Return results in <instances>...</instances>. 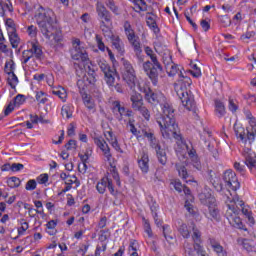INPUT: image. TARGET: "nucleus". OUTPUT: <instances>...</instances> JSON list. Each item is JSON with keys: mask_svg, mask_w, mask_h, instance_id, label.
Returning <instances> with one entry per match:
<instances>
[{"mask_svg": "<svg viewBox=\"0 0 256 256\" xmlns=\"http://www.w3.org/2000/svg\"><path fill=\"white\" fill-rule=\"evenodd\" d=\"M7 185L11 189H16L17 187H19L21 185V180L18 177H15V176L10 177L7 180Z\"/></svg>", "mask_w": 256, "mask_h": 256, "instance_id": "37", "label": "nucleus"}, {"mask_svg": "<svg viewBox=\"0 0 256 256\" xmlns=\"http://www.w3.org/2000/svg\"><path fill=\"white\" fill-rule=\"evenodd\" d=\"M109 183V178H102L100 182L97 183L96 189L100 195H103L107 189V185Z\"/></svg>", "mask_w": 256, "mask_h": 256, "instance_id": "32", "label": "nucleus"}, {"mask_svg": "<svg viewBox=\"0 0 256 256\" xmlns=\"http://www.w3.org/2000/svg\"><path fill=\"white\" fill-rule=\"evenodd\" d=\"M139 113L142 114V117H144V119L146 121H149L151 119V112L149 111V109L147 107H142L141 109L138 110Z\"/></svg>", "mask_w": 256, "mask_h": 256, "instance_id": "49", "label": "nucleus"}, {"mask_svg": "<svg viewBox=\"0 0 256 256\" xmlns=\"http://www.w3.org/2000/svg\"><path fill=\"white\" fill-rule=\"evenodd\" d=\"M9 0H0V17H5V13H7V11L9 13H11V11H13V6L9 3Z\"/></svg>", "mask_w": 256, "mask_h": 256, "instance_id": "27", "label": "nucleus"}, {"mask_svg": "<svg viewBox=\"0 0 256 256\" xmlns=\"http://www.w3.org/2000/svg\"><path fill=\"white\" fill-rule=\"evenodd\" d=\"M215 108L216 113H218L219 117H223L225 115V104L220 100H215Z\"/></svg>", "mask_w": 256, "mask_h": 256, "instance_id": "38", "label": "nucleus"}, {"mask_svg": "<svg viewBox=\"0 0 256 256\" xmlns=\"http://www.w3.org/2000/svg\"><path fill=\"white\" fill-rule=\"evenodd\" d=\"M96 13L98 14V17L101 19V21H104V23H111V12L107 10L103 3L97 2Z\"/></svg>", "mask_w": 256, "mask_h": 256, "instance_id": "13", "label": "nucleus"}, {"mask_svg": "<svg viewBox=\"0 0 256 256\" xmlns=\"http://www.w3.org/2000/svg\"><path fill=\"white\" fill-rule=\"evenodd\" d=\"M198 197L201 204L206 205V207H209L210 205L217 203L215 196L211 195V193L209 192H202L199 194Z\"/></svg>", "mask_w": 256, "mask_h": 256, "instance_id": "17", "label": "nucleus"}, {"mask_svg": "<svg viewBox=\"0 0 256 256\" xmlns=\"http://www.w3.org/2000/svg\"><path fill=\"white\" fill-rule=\"evenodd\" d=\"M112 42V46L120 55L125 54V45L123 44V41L119 36H115L113 38H110Z\"/></svg>", "mask_w": 256, "mask_h": 256, "instance_id": "20", "label": "nucleus"}, {"mask_svg": "<svg viewBox=\"0 0 256 256\" xmlns=\"http://www.w3.org/2000/svg\"><path fill=\"white\" fill-rule=\"evenodd\" d=\"M178 225L180 235H182L184 239H189V237H191V231H189L187 225L181 221H178Z\"/></svg>", "mask_w": 256, "mask_h": 256, "instance_id": "29", "label": "nucleus"}, {"mask_svg": "<svg viewBox=\"0 0 256 256\" xmlns=\"http://www.w3.org/2000/svg\"><path fill=\"white\" fill-rule=\"evenodd\" d=\"M191 85H193L191 78H189V76L183 75V72H180L178 83L174 84V89L177 96L181 100L182 105L188 111L197 113V102H195V96L191 90H188V87H191Z\"/></svg>", "mask_w": 256, "mask_h": 256, "instance_id": "3", "label": "nucleus"}, {"mask_svg": "<svg viewBox=\"0 0 256 256\" xmlns=\"http://www.w3.org/2000/svg\"><path fill=\"white\" fill-rule=\"evenodd\" d=\"M33 55L36 59H41L43 57V50L41 49V46L37 43H32V47L30 48Z\"/></svg>", "mask_w": 256, "mask_h": 256, "instance_id": "33", "label": "nucleus"}, {"mask_svg": "<svg viewBox=\"0 0 256 256\" xmlns=\"http://www.w3.org/2000/svg\"><path fill=\"white\" fill-rule=\"evenodd\" d=\"M34 17L42 35H44L46 39H51L53 35L59 33L57 19L54 18L55 13L53 10L45 9L43 6H40Z\"/></svg>", "mask_w": 256, "mask_h": 256, "instance_id": "2", "label": "nucleus"}, {"mask_svg": "<svg viewBox=\"0 0 256 256\" xmlns=\"http://www.w3.org/2000/svg\"><path fill=\"white\" fill-rule=\"evenodd\" d=\"M247 119H249L250 128H247V139L249 143H253L256 137V118L253 117L250 111L247 112Z\"/></svg>", "mask_w": 256, "mask_h": 256, "instance_id": "11", "label": "nucleus"}, {"mask_svg": "<svg viewBox=\"0 0 256 256\" xmlns=\"http://www.w3.org/2000/svg\"><path fill=\"white\" fill-rule=\"evenodd\" d=\"M96 43L100 51H105V43L103 42V38L99 34H96Z\"/></svg>", "mask_w": 256, "mask_h": 256, "instance_id": "56", "label": "nucleus"}, {"mask_svg": "<svg viewBox=\"0 0 256 256\" xmlns=\"http://www.w3.org/2000/svg\"><path fill=\"white\" fill-rule=\"evenodd\" d=\"M128 125L130 127V132L132 133V135L139 139L141 137L139 136V133L141 132L137 130V127H135V118H129Z\"/></svg>", "mask_w": 256, "mask_h": 256, "instance_id": "36", "label": "nucleus"}, {"mask_svg": "<svg viewBox=\"0 0 256 256\" xmlns=\"http://www.w3.org/2000/svg\"><path fill=\"white\" fill-rule=\"evenodd\" d=\"M71 57L72 59H74V61H82V63H85V61H89V55L87 54L85 48H77V46H75L74 51H72Z\"/></svg>", "mask_w": 256, "mask_h": 256, "instance_id": "14", "label": "nucleus"}, {"mask_svg": "<svg viewBox=\"0 0 256 256\" xmlns=\"http://www.w3.org/2000/svg\"><path fill=\"white\" fill-rule=\"evenodd\" d=\"M178 173L179 177H181V179H183V181H185L186 183L193 182V176L189 175V173L187 172V168H185V166H180L178 168Z\"/></svg>", "mask_w": 256, "mask_h": 256, "instance_id": "28", "label": "nucleus"}, {"mask_svg": "<svg viewBox=\"0 0 256 256\" xmlns=\"http://www.w3.org/2000/svg\"><path fill=\"white\" fill-rule=\"evenodd\" d=\"M163 63L169 77H175V75L179 73V67H177V64L173 63L171 55H168L166 57L163 56Z\"/></svg>", "mask_w": 256, "mask_h": 256, "instance_id": "12", "label": "nucleus"}, {"mask_svg": "<svg viewBox=\"0 0 256 256\" xmlns=\"http://www.w3.org/2000/svg\"><path fill=\"white\" fill-rule=\"evenodd\" d=\"M227 205H232L235 207V209H243V207H245V202H243V200L239 199V197H236L233 199L231 204H227Z\"/></svg>", "mask_w": 256, "mask_h": 256, "instance_id": "44", "label": "nucleus"}, {"mask_svg": "<svg viewBox=\"0 0 256 256\" xmlns=\"http://www.w3.org/2000/svg\"><path fill=\"white\" fill-rule=\"evenodd\" d=\"M234 132H235L236 137H238V139H241L242 141H244V143H247V141H249V138H247V128L245 130V128H243V126L234 124Z\"/></svg>", "mask_w": 256, "mask_h": 256, "instance_id": "22", "label": "nucleus"}, {"mask_svg": "<svg viewBox=\"0 0 256 256\" xmlns=\"http://www.w3.org/2000/svg\"><path fill=\"white\" fill-rule=\"evenodd\" d=\"M138 165L142 173H149V154L143 152L141 159L138 160Z\"/></svg>", "mask_w": 256, "mask_h": 256, "instance_id": "21", "label": "nucleus"}, {"mask_svg": "<svg viewBox=\"0 0 256 256\" xmlns=\"http://www.w3.org/2000/svg\"><path fill=\"white\" fill-rule=\"evenodd\" d=\"M171 185L174 187L175 191L179 193H183V184L181 183V180L176 179L171 182Z\"/></svg>", "mask_w": 256, "mask_h": 256, "instance_id": "46", "label": "nucleus"}, {"mask_svg": "<svg viewBox=\"0 0 256 256\" xmlns=\"http://www.w3.org/2000/svg\"><path fill=\"white\" fill-rule=\"evenodd\" d=\"M146 23L154 33H159V27L157 26V22L155 21V19H153V17H147Z\"/></svg>", "mask_w": 256, "mask_h": 256, "instance_id": "39", "label": "nucleus"}, {"mask_svg": "<svg viewBox=\"0 0 256 256\" xmlns=\"http://www.w3.org/2000/svg\"><path fill=\"white\" fill-rule=\"evenodd\" d=\"M8 37L13 49H17L19 47V44L21 43V38H19V34H17V31L8 32Z\"/></svg>", "mask_w": 256, "mask_h": 256, "instance_id": "25", "label": "nucleus"}, {"mask_svg": "<svg viewBox=\"0 0 256 256\" xmlns=\"http://www.w3.org/2000/svg\"><path fill=\"white\" fill-rule=\"evenodd\" d=\"M17 83H19L17 75H15V73L10 74L8 77V85H10L11 89H15V87H17Z\"/></svg>", "mask_w": 256, "mask_h": 256, "instance_id": "43", "label": "nucleus"}, {"mask_svg": "<svg viewBox=\"0 0 256 256\" xmlns=\"http://www.w3.org/2000/svg\"><path fill=\"white\" fill-rule=\"evenodd\" d=\"M23 169H25V166L21 163H13L11 165V171L13 172L21 171Z\"/></svg>", "mask_w": 256, "mask_h": 256, "instance_id": "63", "label": "nucleus"}, {"mask_svg": "<svg viewBox=\"0 0 256 256\" xmlns=\"http://www.w3.org/2000/svg\"><path fill=\"white\" fill-rule=\"evenodd\" d=\"M112 111L113 113H119L120 117L118 118L119 121H123V115L127 112L126 108L121 105L120 101H114L112 103Z\"/></svg>", "mask_w": 256, "mask_h": 256, "instance_id": "23", "label": "nucleus"}, {"mask_svg": "<svg viewBox=\"0 0 256 256\" xmlns=\"http://www.w3.org/2000/svg\"><path fill=\"white\" fill-rule=\"evenodd\" d=\"M184 207L188 211V213H190V215L196 217L197 211H195V208L192 204H190L189 200H186Z\"/></svg>", "mask_w": 256, "mask_h": 256, "instance_id": "50", "label": "nucleus"}, {"mask_svg": "<svg viewBox=\"0 0 256 256\" xmlns=\"http://www.w3.org/2000/svg\"><path fill=\"white\" fill-rule=\"evenodd\" d=\"M100 29L104 35V37H107L108 39L113 38L115 35L113 34V31H111V28L105 24V21L100 22Z\"/></svg>", "mask_w": 256, "mask_h": 256, "instance_id": "31", "label": "nucleus"}, {"mask_svg": "<svg viewBox=\"0 0 256 256\" xmlns=\"http://www.w3.org/2000/svg\"><path fill=\"white\" fill-rule=\"evenodd\" d=\"M156 151L157 159L161 165H167V152L161 145L158 147L154 148Z\"/></svg>", "mask_w": 256, "mask_h": 256, "instance_id": "24", "label": "nucleus"}, {"mask_svg": "<svg viewBox=\"0 0 256 256\" xmlns=\"http://www.w3.org/2000/svg\"><path fill=\"white\" fill-rule=\"evenodd\" d=\"M227 212L226 215L229 218V223L232 225V227H235L236 229H242L243 231H247L245 228V225H243V222L241 221V218L238 216L239 213H241V209L235 208L233 205H227Z\"/></svg>", "mask_w": 256, "mask_h": 256, "instance_id": "7", "label": "nucleus"}, {"mask_svg": "<svg viewBox=\"0 0 256 256\" xmlns=\"http://www.w3.org/2000/svg\"><path fill=\"white\" fill-rule=\"evenodd\" d=\"M52 93L53 95L59 97V99H61L62 101H65L67 99V91H65V88H63L62 86L53 88Z\"/></svg>", "mask_w": 256, "mask_h": 256, "instance_id": "30", "label": "nucleus"}, {"mask_svg": "<svg viewBox=\"0 0 256 256\" xmlns=\"http://www.w3.org/2000/svg\"><path fill=\"white\" fill-rule=\"evenodd\" d=\"M124 31H125V34L127 36L129 43H131V45L134 49V52L136 53L137 57H139L141 55V53L143 52V50L141 49V43L135 37V31H133V29H131V24L129 23V21H126L124 23Z\"/></svg>", "mask_w": 256, "mask_h": 256, "instance_id": "8", "label": "nucleus"}, {"mask_svg": "<svg viewBox=\"0 0 256 256\" xmlns=\"http://www.w3.org/2000/svg\"><path fill=\"white\" fill-rule=\"evenodd\" d=\"M219 21L223 25V27H229V25H231V18H229L228 15L220 16Z\"/></svg>", "mask_w": 256, "mask_h": 256, "instance_id": "55", "label": "nucleus"}, {"mask_svg": "<svg viewBox=\"0 0 256 256\" xmlns=\"http://www.w3.org/2000/svg\"><path fill=\"white\" fill-rule=\"evenodd\" d=\"M130 101L132 103V109L134 111H138L145 106V104L143 103V96L140 93H134L130 97Z\"/></svg>", "mask_w": 256, "mask_h": 256, "instance_id": "19", "label": "nucleus"}, {"mask_svg": "<svg viewBox=\"0 0 256 256\" xmlns=\"http://www.w3.org/2000/svg\"><path fill=\"white\" fill-rule=\"evenodd\" d=\"M4 71L7 73V75H12V73H15V62L13 60L6 62Z\"/></svg>", "mask_w": 256, "mask_h": 256, "instance_id": "40", "label": "nucleus"}, {"mask_svg": "<svg viewBox=\"0 0 256 256\" xmlns=\"http://www.w3.org/2000/svg\"><path fill=\"white\" fill-rule=\"evenodd\" d=\"M65 148L67 151H71V149H77V141L69 140L67 144H65Z\"/></svg>", "mask_w": 256, "mask_h": 256, "instance_id": "62", "label": "nucleus"}, {"mask_svg": "<svg viewBox=\"0 0 256 256\" xmlns=\"http://www.w3.org/2000/svg\"><path fill=\"white\" fill-rule=\"evenodd\" d=\"M234 169L237 171V173H240V175H245V165H241V163L235 162Z\"/></svg>", "mask_w": 256, "mask_h": 256, "instance_id": "59", "label": "nucleus"}, {"mask_svg": "<svg viewBox=\"0 0 256 256\" xmlns=\"http://www.w3.org/2000/svg\"><path fill=\"white\" fill-rule=\"evenodd\" d=\"M109 237H110L109 229L100 231L99 241H101V243L107 241V239H109Z\"/></svg>", "mask_w": 256, "mask_h": 256, "instance_id": "58", "label": "nucleus"}, {"mask_svg": "<svg viewBox=\"0 0 256 256\" xmlns=\"http://www.w3.org/2000/svg\"><path fill=\"white\" fill-rule=\"evenodd\" d=\"M208 209L212 219H215V221H219V209H217V202H215L214 204H210V206H208Z\"/></svg>", "mask_w": 256, "mask_h": 256, "instance_id": "34", "label": "nucleus"}, {"mask_svg": "<svg viewBox=\"0 0 256 256\" xmlns=\"http://www.w3.org/2000/svg\"><path fill=\"white\" fill-rule=\"evenodd\" d=\"M121 62L124 67V70L122 71L123 81L127 83L130 89H135V86L137 85V76L135 75L133 65L128 60H125V58H122Z\"/></svg>", "mask_w": 256, "mask_h": 256, "instance_id": "6", "label": "nucleus"}, {"mask_svg": "<svg viewBox=\"0 0 256 256\" xmlns=\"http://www.w3.org/2000/svg\"><path fill=\"white\" fill-rule=\"evenodd\" d=\"M144 231L147 233L148 237H153V230H151V224L149 220L144 219Z\"/></svg>", "mask_w": 256, "mask_h": 256, "instance_id": "57", "label": "nucleus"}, {"mask_svg": "<svg viewBox=\"0 0 256 256\" xmlns=\"http://www.w3.org/2000/svg\"><path fill=\"white\" fill-rule=\"evenodd\" d=\"M62 117H66V119H71L73 117V111H71V106L64 105L61 110Z\"/></svg>", "mask_w": 256, "mask_h": 256, "instance_id": "42", "label": "nucleus"}, {"mask_svg": "<svg viewBox=\"0 0 256 256\" xmlns=\"http://www.w3.org/2000/svg\"><path fill=\"white\" fill-rule=\"evenodd\" d=\"M183 247L185 256H195V249L192 243L185 241Z\"/></svg>", "mask_w": 256, "mask_h": 256, "instance_id": "35", "label": "nucleus"}, {"mask_svg": "<svg viewBox=\"0 0 256 256\" xmlns=\"http://www.w3.org/2000/svg\"><path fill=\"white\" fill-rule=\"evenodd\" d=\"M213 251H215V253H217L218 256H227V251H225L221 244L214 246Z\"/></svg>", "mask_w": 256, "mask_h": 256, "instance_id": "53", "label": "nucleus"}, {"mask_svg": "<svg viewBox=\"0 0 256 256\" xmlns=\"http://www.w3.org/2000/svg\"><path fill=\"white\" fill-rule=\"evenodd\" d=\"M223 179L227 187L232 189V191H237L241 187L239 179H237V174L233 170H226Z\"/></svg>", "mask_w": 256, "mask_h": 256, "instance_id": "10", "label": "nucleus"}, {"mask_svg": "<svg viewBox=\"0 0 256 256\" xmlns=\"http://www.w3.org/2000/svg\"><path fill=\"white\" fill-rule=\"evenodd\" d=\"M144 99L150 105L157 107V105H161L162 101H165V96H163L159 92L153 91L151 88L144 89Z\"/></svg>", "mask_w": 256, "mask_h": 256, "instance_id": "9", "label": "nucleus"}, {"mask_svg": "<svg viewBox=\"0 0 256 256\" xmlns=\"http://www.w3.org/2000/svg\"><path fill=\"white\" fill-rule=\"evenodd\" d=\"M98 65L102 73H104V77L107 85L109 87H114L117 93H123V86L119 83L115 85V75H117V70H115L114 68H111L109 63H107V61L105 60H100L98 62Z\"/></svg>", "mask_w": 256, "mask_h": 256, "instance_id": "5", "label": "nucleus"}, {"mask_svg": "<svg viewBox=\"0 0 256 256\" xmlns=\"http://www.w3.org/2000/svg\"><path fill=\"white\" fill-rule=\"evenodd\" d=\"M138 9L139 10H135V8H133L136 13H139V11H147V2H145V0H140V3L138 4Z\"/></svg>", "mask_w": 256, "mask_h": 256, "instance_id": "61", "label": "nucleus"}, {"mask_svg": "<svg viewBox=\"0 0 256 256\" xmlns=\"http://www.w3.org/2000/svg\"><path fill=\"white\" fill-rule=\"evenodd\" d=\"M94 143L97 145V147H99V149H101V151H103L105 157L109 161V159H111V149L109 148L107 142H105V139L102 137L94 138Z\"/></svg>", "mask_w": 256, "mask_h": 256, "instance_id": "15", "label": "nucleus"}, {"mask_svg": "<svg viewBox=\"0 0 256 256\" xmlns=\"http://www.w3.org/2000/svg\"><path fill=\"white\" fill-rule=\"evenodd\" d=\"M201 243L203 242H194V251H196L197 255L205 256V249H203Z\"/></svg>", "mask_w": 256, "mask_h": 256, "instance_id": "45", "label": "nucleus"}, {"mask_svg": "<svg viewBox=\"0 0 256 256\" xmlns=\"http://www.w3.org/2000/svg\"><path fill=\"white\" fill-rule=\"evenodd\" d=\"M109 137L111 138V145L112 147L118 151V153H123V150H121V146L119 145V142L117 141V138H113V132H108Z\"/></svg>", "mask_w": 256, "mask_h": 256, "instance_id": "41", "label": "nucleus"}, {"mask_svg": "<svg viewBox=\"0 0 256 256\" xmlns=\"http://www.w3.org/2000/svg\"><path fill=\"white\" fill-rule=\"evenodd\" d=\"M174 113L175 110L173 107L169 103H164L161 117L157 119V123L164 139H171V137H174L176 141H183V137L177 132L179 126L175 122Z\"/></svg>", "mask_w": 256, "mask_h": 256, "instance_id": "1", "label": "nucleus"}, {"mask_svg": "<svg viewBox=\"0 0 256 256\" xmlns=\"http://www.w3.org/2000/svg\"><path fill=\"white\" fill-rule=\"evenodd\" d=\"M192 69L193 70H189V73L193 77H201V68H198L197 64H192Z\"/></svg>", "mask_w": 256, "mask_h": 256, "instance_id": "54", "label": "nucleus"}, {"mask_svg": "<svg viewBox=\"0 0 256 256\" xmlns=\"http://www.w3.org/2000/svg\"><path fill=\"white\" fill-rule=\"evenodd\" d=\"M243 157L245 158V165L250 169H256V154L255 152L248 150L243 153Z\"/></svg>", "mask_w": 256, "mask_h": 256, "instance_id": "16", "label": "nucleus"}, {"mask_svg": "<svg viewBox=\"0 0 256 256\" xmlns=\"http://www.w3.org/2000/svg\"><path fill=\"white\" fill-rule=\"evenodd\" d=\"M248 253H256V243L248 240Z\"/></svg>", "mask_w": 256, "mask_h": 256, "instance_id": "64", "label": "nucleus"}, {"mask_svg": "<svg viewBox=\"0 0 256 256\" xmlns=\"http://www.w3.org/2000/svg\"><path fill=\"white\" fill-rule=\"evenodd\" d=\"M207 147L212 157H214V159H217V157H219V151H217V148H215V146H212L210 143L207 145Z\"/></svg>", "mask_w": 256, "mask_h": 256, "instance_id": "60", "label": "nucleus"}, {"mask_svg": "<svg viewBox=\"0 0 256 256\" xmlns=\"http://www.w3.org/2000/svg\"><path fill=\"white\" fill-rule=\"evenodd\" d=\"M146 55L150 57L151 61H146L143 63V70L146 72V75L152 81V85H157L159 83V73L163 71V66L159 60H157V55L153 53L151 47L146 46L144 49Z\"/></svg>", "mask_w": 256, "mask_h": 256, "instance_id": "4", "label": "nucleus"}, {"mask_svg": "<svg viewBox=\"0 0 256 256\" xmlns=\"http://www.w3.org/2000/svg\"><path fill=\"white\" fill-rule=\"evenodd\" d=\"M8 33H12L13 31H17V28L15 27V22L13 19L9 18L5 22Z\"/></svg>", "mask_w": 256, "mask_h": 256, "instance_id": "47", "label": "nucleus"}, {"mask_svg": "<svg viewBox=\"0 0 256 256\" xmlns=\"http://www.w3.org/2000/svg\"><path fill=\"white\" fill-rule=\"evenodd\" d=\"M13 103L16 105V107H19V105H23L25 103V95L18 94L14 99Z\"/></svg>", "mask_w": 256, "mask_h": 256, "instance_id": "51", "label": "nucleus"}, {"mask_svg": "<svg viewBox=\"0 0 256 256\" xmlns=\"http://www.w3.org/2000/svg\"><path fill=\"white\" fill-rule=\"evenodd\" d=\"M192 227V241L193 243H203V239H201V231L197 228L195 223H191Z\"/></svg>", "mask_w": 256, "mask_h": 256, "instance_id": "26", "label": "nucleus"}, {"mask_svg": "<svg viewBox=\"0 0 256 256\" xmlns=\"http://www.w3.org/2000/svg\"><path fill=\"white\" fill-rule=\"evenodd\" d=\"M86 79L90 85H95V83H97V74L95 73V71H91Z\"/></svg>", "mask_w": 256, "mask_h": 256, "instance_id": "52", "label": "nucleus"}, {"mask_svg": "<svg viewBox=\"0 0 256 256\" xmlns=\"http://www.w3.org/2000/svg\"><path fill=\"white\" fill-rule=\"evenodd\" d=\"M26 191H35L37 189V181L35 179L29 180L25 185Z\"/></svg>", "mask_w": 256, "mask_h": 256, "instance_id": "48", "label": "nucleus"}, {"mask_svg": "<svg viewBox=\"0 0 256 256\" xmlns=\"http://www.w3.org/2000/svg\"><path fill=\"white\" fill-rule=\"evenodd\" d=\"M143 136L146 137L150 143V147L152 149H156V147H159L161 145V142L155 137V133L153 131L149 130L147 131L146 129L142 130Z\"/></svg>", "mask_w": 256, "mask_h": 256, "instance_id": "18", "label": "nucleus"}]
</instances>
